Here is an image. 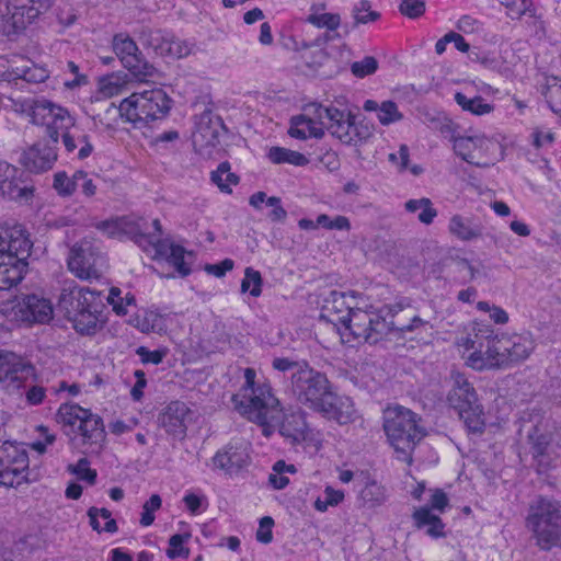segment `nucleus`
<instances>
[{
  "mask_svg": "<svg viewBox=\"0 0 561 561\" xmlns=\"http://www.w3.org/2000/svg\"><path fill=\"white\" fill-rule=\"evenodd\" d=\"M244 383L232 396L233 409L249 421L262 427L265 436H270L279 424V433L291 443L305 440L307 423L302 411H295L284 415L282 422L279 400L273 394L267 383H256V373L253 368L244 369Z\"/></svg>",
  "mask_w": 561,
  "mask_h": 561,
  "instance_id": "1",
  "label": "nucleus"
},
{
  "mask_svg": "<svg viewBox=\"0 0 561 561\" xmlns=\"http://www.w3.org/2000/svg\"><path fill=\"white\" fill-rule=\"evenodd\" d=\"M289 391L297 402L339 424H346L354 416L351 398L333 392L328 377L306 363L290 376Z\"/></svg>",
  "mask_w": 561,
  "mask_h": 561,
  "instance_id": "2",
  "label": "nucleus"
},
{
  "mask_svg": "<svg viewBox=\"0 0 561 561\" xmlns=\"http://www.w3.org/2000/svg\"><path fill=\"white\" fill-rule=\"evenodd\" d=\"M14 106L16 112L27 114L32 124L45 127L49 140L58 144L61 137L67 152H73L79 144L81 145L78 151L80 160L92 153L93 146L89 135L79 130L76 117L66 107L46 99L19 101Z\"/></svg>",
  "mask_w": 561,
  "mask_h": 561,
  "instance_id": "3",
  "label": "nucleus"
},
{
  "mask_svg": "<svg viewBox=\"0 0 561 561\" xmlns=\"http://www.w3.org/2000/svg\"><path fill=\"white\" fill-rule=\"evenodd\" d=\"M32 247L22 226L0 225V290L10 289L22 280Z\"/></svg>",
  "mask_w": 561,
  "mask_h": 561,
  "instance_id": "4",
  "label": "nucleus"
},
{
  "mask_svg": "<svg viewBox=\"0 0 561 561\" xmlns=\"http://www.w3.org/2000/svg\"><path fill=\"white\" fill-rule=\"evenodd\" d=\"M58 306L77 332L85 335L96 332L104 308L101 291L79 286L65 288Z\"/></svg>",
  "mask_w": 561,
  "mask_h": 561,
  "instance_id": "5",
  "label": "nucleus"
},
{
  "mask_svg": "<svg viewBox=\"0 0 561 561\" xmlns=\"http://www.w3.org/2000/svg\"><path fill=\"white\" fill-rule=\"evenodd\" d=\"M332 322L341 323L355 339L369 343H377L383 335L393 330L405 333L419 329L425 331L432 329L430 323L420 317H414L407 325L396 327L394 323L386 321L378 311L359 308L348 310L347 316H340L337 319H332Z\"/></svg>",
  "mask_w": 561,
  "mask_h": 561,
  "instance_id": "6",
  "label": "nucleus"
},
{
  "mask_svg": "<svg viewBox=\"0 0 561 561\" xmlns=\"http://www.w3.org/2000/svg\"><path fill=\"white\" fill-rule=\"evenodd\" d=\"M525 527L540 550L561 549V505L559 503L543 497L531 503L525 518Z\"/></svg>",
  "mask_w": 561,
  "mask_h": 561,
  "instance_id": "7",
  "label": "nucleus"
},
{
  "mask_svg": "<svg viewBox=\"0 0 561 561\" xmlns=\"http://www.w3.org/2000/svg\"><path fill=\"white\" fill-rule=\"evenodd\" d=\"M450 381L446 397L448 407L457 412L470 435H482L485 430L484 411L473 386L459 371H451Z\"/></svg>",
  "mask_w": 561,
  "mask_h": 561,
  "instance_id": "8",
  "label": "nucleus"
},
{
  "mask_svg": "<svg viewBox=\"0 0 561 561\" xmlns=\"http://www.w3.org/2000/svg\"><path fill=\"white\" fill-rule=\"evenodd\" d=\"M383 430L394 449L404 454L412 450L425 435L417 415L400 405L385 411Z\"/></svg>",
  "mask_w": 561,
  "mask_h": 561,
  "instance_id": "9",
  "label": "nucleus"
},
{
  "mask_svg": "<svg viewBox=\"0 0 561 561\" xmlns=\"http://www.w3.org/2000/svg\"><path fill=\"white\" fill-rule=\"evenodd\" d=\"M54 0H0V33L15 34L49 11Z\"/></svg>",
  "mask_w": 561,
  "mask_h": 561,
  "instance_id": "10",
  "label": "nucleus"
},
{
  "mask_svg": "<svg viewBox=\"0 0 561 561\" xmlns=\"http://www.w3.org/2000/svg\"><path fill=\"white\" fill-rule=\"evenodd\" d=\"M484 334L482 330L474 334H468L458 340V345L465 351H471L466 357V364L474 370L502 369L503 363L499 347L497 335H492L491 331Z\"/></svg>",
  "mask_w": 561,
  "mask_h": 561,
  "instance_id": "11",
  "label": "nucleus"
},
{
  "mask_svg": "<svg viewBox=\"0 0 561 561\" xmlns=\"http://www.w3.org/2000/svg\"><path fill=\"white\" fill-rule=\"evenodd\" d=\"M67 264L76 277L85 280L100 279L107 268L104 254L87 240L76 243L70 249Z\"/></svg>",
  "mask_w": 561,
  "mask_h": 561,
  "instance_id": "12",
  "label": "nucleus"
},
{
  "mask_svg": "<svg viewBox=\"0 0 561 561\" xmlns=\"http://www.w3.org/2000/svg\"><path fill=\"white\" fill-rule=\"evenodd\" d=\"M318 118L324 119V128L339 138L342 142L352 145L368 137V131H364L354 123V116L351 112L341 111L333 106H323L313 103L309 107Z\"/></svg>",
  "mask_w": 561,
  "mask_h": 561,
  "instance_id": "13",
  "label": "nucleus"
},
{
  "mask_svg": "<svg viewBox=\"0 0 561 561\" xmlns=\"http://www.w3.org/2000/svg\"><path fill=\"white\" fill-rule=\"evenodd\" d=\"M10 320L25 323H47L53 319L54 308L49 299L36 295L16 297L10 307L4 309Z\"/></svg>",
  "mask_w": 561,
  "mask_h": 561,
  "instance_id": "14",
  "label": "nucleus"
},
{
  "mask_svg": "<svg viewBox=\"0 0 561 561\" xmlns=\"http://www.w3.org/2000/svg\"><path fill=\"white\" fill-rule=\"evenodd\" d=\"M27 468L28 456L22 446L11 442H4L0 446V485H20L25 480Z\"/></svg>",
  "mask_w": 561,
  "mask_h": 561,
  "instance_id": "15",
  "label": "nucleus"
},
{
  "mask_svg": "<svg viewBox=\"0 0 561 561\" xmlns=\"http://www.w3.org/2000/svg\"><path fill=\"white\" fill-rule=\"evenodd\" d=\"M142 251L159 263L165 262L172 265L181 277H185L192 272L191 259L193 254L167 239H160L159 237L149 239L148 245L142 244Z\"/></svg>",
  "mask_w": 561,
  "mask_h": 561,
  "instance_id": "16",
  "label": "nucleus"
},
{
  "mask_svg": "<svg viewBox=\"0 0 561 561\" xmlns=\"http://www.w3.org/2000/svg\"><path fill=\"white\" fill-rule=\"evenodd\" d=\"M453 149L457 156L468 163L474 164L480 168H486L492 162L485 160L491 152L497 148V144L484 136H451Z\"/></svg>",
  "mask_w": 561,
  "mask_h": 561,
  "instance_id": "17",
  "label": "nucleus"
},
{
  "mask_svg": "<svg viewBox=\"0 0 561 561\" xmlns=\"http://www.w3.org/2000/svg\"><path fill=\"white\" fill-rule=\"evenodd\" d=\"M497 337L503 368H507L526 360L536 348L534 335L528 331L511 335L502 334L497 335Z\"/></svg>",
  "mask_w": 561,
  "mask_h": 561,
  "instance_id": "18",
  "label": "nucleus"
},
{
  "mask_svg": "<svg viewBox=\"0 0 561 561\" xmlns=\"http://www.w3.org/2000/svg\"><path fill=\"white\" fill-rule=\"evenodd\" d=\"M192 411L182 401H172L159 415L160 427L173 439L183 440L186 436L187 425Z\"/></svg>",
  "mask_w": 561,
  "mask_h": 561,
  "instance_id": "19",
  "label": "nucleus"
},
{
  "mask_svg": "<svg viewBox=\"0 0 561 561\" xmlns=\"http://www.w3.org/2000/svg\"><path fill=\"white\" fill-rule=\"evenodd\" d=\"M23 171L0 160V195L13 201H28L33 187L23 180Z\"/></svg>",
  "mask_w": 561,
  "mask_h": 561,
  "instance_id": "20",
  "label": "nucleus"
},
{
  "mask_svg": "<svg viewBox=\"0 0 561 561\" xmlns=\"http://www.w3.org/2000/svg\"><path fill=\"white\" fill-rule=\"evenodd\" d=\"M222 128L219 116L213 115L210 111H204L197 117L196 130L193 134L194 147L199 151L215 147L219 142Z\"/></svg>",
  "mask_w": 561,
  "mask_h": 561,
  "instance_id": "21",
  "label": "nucleus"
},
{
  "mask_svg": "<svg viewBox=\"0 0 561 561\" xmlns=\"http://www.w3.org/2000/svg\"><path fill=\"white\" fill-rule=\"evenodd\" d=\"M250 462L249 445L244 442L230 443L216 453L213 463L229 474L236 473Z\"/></svg>",
  "mask_w": 561,
  "mask_h": 561,
  "instance_id": "22",
  "label": "nucleus"
},
{
  "mask_svg": "<svg viewBox=\"0 0 561 561\" xmlns=\"http://www.w3.org/2000/svg\"><path fill=\"white\" fill-rule=\"evenodd\" d=\"M35 144L21 157L22 164L31 172L42 173L50 170L57 161V144Z\"/></svg>",
  "mask_w": 561,
  "mask_h": 561,
  "instance_id": "23",
  "label": "nucleus"
},
{
  "mask_svg": "<svg viewBox=\"0 0 561 561\" xmlns=\"http://www.w3.org/2000/svg\"><path fill=\"white\" fill-rule=\"evenodd\" d=\"M35 368L22 359L0 381L1 388L9 394L22 397L30 381H35Z\"/></svg>",
  "mask_w": 561,
  "mask_h": 561,
  "instance_id": "24",
  "label": "nucleus"
},
{
  "mask_svg": "<svg viewBox=\"0 0 561 561\" xmlns=\"http://www.w3.org/2000/svg\"><path fill=\"white\" fill-rule=\"evenodd\" d=\"M171 108V100L161 88H142V121L163 119Z\"/></svg>",
  "mask_w": 561,
  "mask_h": 561,
  "instance_id": "25",
  "label": "nucleus"
},
{
  "mask_svg": "<svg viewBox=\"0 0 561 561\" xmlns=\"http://www.w3.org/2000/svg\"><path fill=\"white\" fill-rule=\"evenodd\" d=\"M311 104L306 108L308 113L291 117L288 135L293 138L305 140L308 138H321L324 135V119L318 118L312 110H309Z\"/></svg>",
  "mask_w": 561,
  "mask_h": 561,
  "instance_id": "26",
  "label": "nucleus"
},
{
  "mask_svg": "<svg viewBox=\"0 0 561 561\" xmlns=\"http://www.w3.org/2000/svg\"><path fill=\"white\" fill-rule=\"evenodd\" d=\"M113 48L122 65L137 77L140 73L137 44L127 35L118 34L114 36Z\"/></svg>",
  "mask_w": 561,
  "mask_h": 561,
  "instance_id": "27",
  "label": "nucleus"
},
{
  "mask_svg": "<svg viewBox=\"0 0 561 561\" xmlns=\"http://www.w3.org/2000/svg\"><path fill=\"white\" fill-rule=\"evenodd\" d=\"M449 232L462 241H471L482 236V226L469 218L454 215L448 225Z\"/></svg>",
  "mask_w": 561,
  "mask_h": 561,
  "instance_id": "28",
  "label": "nucleus"
},
{
  "mask_svg": "<svg viewBox=\"0 0 561 561\" xmlns=\"http://www.w3.org/2000/svg\"><path fill=\"white\" fill-rule=\"evenodd\" d=\"M83 439L91 445H99L104 440L105 432L102 419L87 410V415L80 422L78 427Z\"/></svg>",
  "mask_w": 561,
  "mask_h": 561,
  "instance_id": "29",
  "label": "nucleus"
},
{
  "mask_svg": "<svg viewBox=\"0 0 561 561\" xmlns=\"http://www.w3.org/2000/svg\"><path fill=\"white\" fill-rule=\"evenodd\" d=\"M90 526L98 533L115 534L118 530L117 523L112 518V513L107 508L90 507L88 510Z\"/></svg>",
  "mask_w": 561,
  "mask_h": 561,
  "instance_id": "30",
  "label": "nucleus"
},
{
  "mask_svg": "<svg viewBox=\"0 0 561 561\" xmlns=\"http://www.w3.org/2000/svg\"><path fill=\"white\" fill-rule=\"evenodd\" d=\"M413 519L417 528L427 527L426 533L432 537L443 535L444 524L442 519L431 512L430 507H421L413 513Z\"/></svg>",
  "mask_w": 561,
  "mask_h": 561,
  "instance_id": "31",
  "label": "nucleus"
},
{
  "mask_svg": "<svg viewBox=\"0 0 561 561\" xmlns=\"http://www.w3.org/2000/svg\"><path fill=\"white\" fill-rule=\"evenodd\" d=\"M267 158L275 164L288 163L296 167H305L309 163V160L305 154L278 146H274L268 149Z\"/></svg>",
  "mask_w": 561,
  "mask_h": 561,
  "instance_id": "32",
  "label": "nucleus"
},
{
  "mask_svg": "<svg viewBox=\"0 0 561 561\" xmlns=\"http://www.w3.org/2000/svg\"><path fill=\"white\" fill-rule=\"evenodd\" d=\"M456 103L473 115H486L493 112V104L486 103L482 96L468 98L461 92L455 94Z\"/></svg>",
  "mask_w": 561,
  "mask_h": 561,
  "instance_id": "33",
  "label": "nucleus"
},
{
  "mask_svg": "<svg viewBox=\"0 0 561 561\" xmlns=\"http://www.w3.org/2000/svg\"><path fill=\"white\" fill-rule=\"evenodd\" d=\"M404 206L405 210L409 213H419L417 219L424 225H431L437 216V210L433 207L432 201L427 197L409 199Z\"/></svg>",
  "mask_w": 561,
  "mask_h": 561,
  "instance_id": "34",
  "label": "nucleus"
},
{
  "mask_svg": "<svg viewBox=\"0 0 561 561\" xmlns=\"http://www.w3.org/2000/svg\"><path fill=\"white\" fill-rule=\"evenodd\" d=\"M87 415V409L75 403L61 404L58 409L56 419L62 426L73 427L80 425L82 419Z\"/></svg>",
  "mask_w": 561,
  "mask_h": 561,
  "instance_id": "35",
  "label": "nucleus"
},
{
  "mask_svg": "<svg viewBox=\"0 0 561 561\" xmlns=\"http://www.w3.org/2000/svg\"><path fill=\"white\" fill-rule=\"evenodd\" d=\"M211 182L224 193H231V185L238 184V176L230 172V164L221 162L210 174Z\"/></svg>",
  "mask_w": 561,
  "mask_h": 561,
  "instance_id": "36",
  "label": "nucleus"
},
{
  "mask_svg": "<svg viewBox=\"0 0 561 561\" xmlns=\"http://www.w3.org/2000/svg\"><path fill=\"white\" fill-rule=\"evenodd\" d=\"M354 308L347 304V295L345 293L332 291L330 299L327 300L324 310L328 317L337 319L340 316H347L348 310Z\"/></svg>",
  "mask_w": 561,
  "mask_h": 561,
  "instance_id": "37",
  "label": "nucleus"
},
{
  "mask_svg": "<svg viewBox=\"0 0 561 561\" xmlns=\"http://www.w3.org/2000/svg\"><path fill=\"white\" fill-rule=\"evenodd\" d=\"M359 496L365 505L375 507L386 501V492L382 485L375 481L367 482L360 490Z\"/></svg>",
  "mask_w": 561,
  "mask_h": 561,
  "instance_id": "38",
  "label": "nucleus"
},
{
  "mask_svg": "<svg viewBox=\"0 0 561 561\" xmlns=\"http://www.w3.org/2000/svg\"><path fill=\"white\" fill-rule=\"evenodd\" d=\"M296 471L294 465H287L284 460H278L273 466V472L270 474L268 481L274 489L282 490L289 483L286 473H295Z\"/></svg>",
  "mask_w": 561,
  "mask_h": 561,
  "instance_id": "39",
  "label": "nucleus"
},
{
  "mask_svg": "<svg viewBox=\"0 0 561 561\" xmlns=\"http://www.w3.org/2000/svg\"><path fill=\"white\" fill-rule=\"evenodd\" d=\"M139 101L140 95L138 93H133L128 98L124 99L119 104L118 110L121 117L133 125H136L140 119Z\"/></svg>",
  "mask_w": 561,
  "mask_h": 561,
  "instance_id": "40",
  "label": "nucleus"
},
{
  "mask_svg": "<svg viewBox=\"0 0 561 561\" xmlns=\"http://www.w3.org/2000/svg\"><path fill=\"white\" fill-rule=\"evenodd\" d=\"M195 45L188 41L180 39L169 35L167 51L164 57L185 58L193 54Z\"/></svg>",
  "mask_w": 561,
  "mask_h": 561,
  "instance_id": "41",
  "label": "nucleus"
},
{
  "mask_svg": "<svg viewBox=\"0 0 561 561\" xmlns=\"http://www.w3.org/2000/svg\"><path fill=\"white\" fill-rule=\"evenodd\" d=\"M307 22L319 28L335 31L341 25V16L337 13L312 12L308 15Z\"/></svg>",
  "mask_w": 561,
  "mask_h": 561,
  "instance_id": "42",
  "label": "nucleus"
},
{
  "mask_svg": "<svg viewBox=\"0 0 561 561\" xmlns=\"http://www.w3.org/2000/svg\"><path fill=\"white\" fill-rule=\"evenodd\" d=\"M169 35L164 34L161 31H150L145 41V46L148 51L152 54L164 57L165 49L168 45Z\"/></svg>",
  "mask_w": 561,
  "mask_h": 561,
  "instance_id": "43",
  "label": "nucleus"
},
{
  "mask_svg": "<svg viewBox=\"0 0 561 561\" xmlns=\"http://www.w3.org/2000/svg\"><path fill=\"white\" fill-rule=\"evenodd\" d=\"M242 293L249 291L251 296L259 297L262 293V276L259 271L247 267L241 282Z\"/></svg>",
  "mask_w": 561,
  "mask_h": 561,
  "instance_id": "44",
  "label": "nucleus"
},
{
  "mask_svg": "<svg viewBox=\"0 0 561 561\" xmlns=\"http://www.w3.org/2000/svg\"><path fill=\"white\" fill-rule=\"evenodd\" d=\"M352 15L355 21L354 26L374 22L380 18L378 12L370 10V3L368 0H360L357 4H355L352 9Z\"/></svg>",
  "mask_w": 561,
  "mask_h": 561,
  "instance_id": "45",
  "label": "nucleus"
},
{
  "mask_svg": "<svg viewBox=\"0 0 561 561\" xmlns=\"http://www.w3.org/2000/svg\"><path fill=\"white\" fill-rule=\"evenodd\" d=\"M118 221L122 224L119 225V239L131 240L136 244L139 243L140 228L137 218L124 216L119 217Z\"/></svg>",
  "mask_w": 561,
  "mask_h": 561,
  "instance_id": "46",
  "label": "nucleus"
},
{
  "mask_svg": "<svg viewBox=\"0 0 561 561\" xmlns=\"http://www.w3.org/2000/svg\"><path fill=\"white\" fill-rule=\"evenodd\" d=\"M53 187L60 196L67 197L77 190L76 173L69 178L65 171L55 173Z\"/></svg>",
  "mask_w": 561,
  "mask_h": 561,
  "instance_id": "47",
  "label": "nucleus"
},
{
  "mask_svg": "<svg viewBox=\"0 0 561 561\" xmlns=\"http://www.w3.org/2000/svg\"><path fill=\"white\" fill-rule=\"evenodd\" d=\"M378 121L381 125H390L396 122H400L403 118V114L399 111L398 105L392 101H383L379 106L377 114Z\"/></svg>",
  "mask_w": 561,
  "mask_h": 561,
  "instance_id": "48",
  "label": "nucleus"
},
{
  "mask_svg": "<svg viewBox=\"0 0 561 561\" xmlns=\"http://www.w3.org/2000/svg\"><path fill=\"white\" fill-rule=\"evenodd\" d=\"M505 7L506 14L511 19H520L531 11L533 2L530 0H499Z\"/></svg>",
  "mask_w": 561,
  "mask_h": 561,
  "instance_id": "49",
  "label": "nucleus"
},
{
  "mask_svg": "<svg viewBox=\"0 0 561 561\" xmlns=\"http://www.w3.org/2000/svg\"><path fill=\"white\" fill-rule=\"evenodd\" d=\"M190 538V535H173L169 539V549L167 556L171 559L187 558L190 556L188 548L184 547V542Z\"/></svg>",
  "mask_w": 561,
  "mask_h": 561,
  "instance_id": "50",
  "label": "nucleus"
},
{
  "mask_svg": "<svg viewBox=\"0 0 561 561\" xmlns=\"http://www.w3.org/2000/svg\"><path fill=\"white\" fill-rule=\"evenodd\" d=\"M162 333L167 330V319L161 313L148 310L142 319V331Z\"/></svg>",
  "mask_w": 561,
  "mask_h": 561,
  "instance_id": "51",
  "label": "nucleus"
},
{
  "mask_svg": "<svg viewBox=\"0 0 561 561\" xmlns=\"http://www.w3.org/2000/svg\"><path fill=\"white\" fill-rule=\"evenodd\" d=\"M378 69V61L373 56H366L359 61H354L351 65L352 73L357 78H364L373 75Z\"/></svg>",
  "mask_w": 561,
  "mask_h": 561,
  "instance_id": "52",
  "label": "nucleus"
},
{
  "mask_svg": "<svg viewBox=\"0 0 561 561\" xmlns=\"http://www.w3.org/2000/svg\"><path fill=\"white\" fill-rule=\"evenodd\" d=\"M528 438L531 443V448L535 456H542L546 454L547 448L551 442V438L548 434L540 433L537 427H534L529 433Z\"/></svg>",
  "mask_w": 561,
  "mask_h": 561,
  "instance_id": "53",
  "label": "nucleus"
},
{
  "mask_svg": "<svg viewBox=\"0 0 561 561\" xmlns=\"http://www.w3.org/2000/svg\"><path fill=\"white\" fill-rule=\"evenodd\" d=\"M477 309L489 313L490 319L496 324H505L508 322V313L499 306L490 305L488 301H479Z\"/></svg>",
  "mask_w": 561,
  "mask_h": 561,
  "instance_id": "54",
  "label": "nucleus"
},
{
  "mask_svg": "<svg viewBox=\"0 0 561 561\" xmlns=\"http://www.w3.org/2000/svg\"><path fill=\"white\" fill-rule=\"evenodd\" d=\"M399 11L410 19H417L425 12V0H400Z\"/></svg>",
  "mask_w": 561,
  "mask_h": 561,
  "instance_id": "55",
  "label": "nucleus"
},
{
  "mask_svg": "<svg viewBox=\"0 0 561 561\" xmlns=\"http://www.w3.org/2000/svg\"><path fill=\"white\" fill-rule=\"evenodd\" d=\"M69 471L78 476L79 479L88 481L90 484H94L96 480V471L89 468V461L87 458H81L76 465L69 466Z\"/></svg>",
  "mask_w": 561,
  "mask_h": 561,
  "instance_id": "56",
  "label": "nucleus"
},
{
  "mask_svg": "<svg viewBox=\"0 0 561 561\" xmlns=\"http://www.w3.org/2000/svg\"><path fill=\"white\" fill-rule=\"evenodd\" d=\"M546 99L551 111L561 117V80L547 87Z\"/></svg>",
  "mask_w": 561,
  "mask_h": 561,
  "instance_id": "57",
  "label": "nucleus"
},
{
  "mask_svg": "<svg viewBox=\"0 0 561 561\" xmlns=\"http://www.w3.org/2000/svg\"><path fill=\"white\" fill-rule=\"evenodd\" d=\"M162 500L160 495L153 494L142 504V526H150L154 522V512L160 510Z\"/></svg>",
  "mask_w": 561,
  "mask_h": 561,
  "instance_id": "58",
  "label": "nucleus"
},
{
  "mask_svg": "<svg viewBox=\"0 0 561 561\" xmlns=\"http://www.w3.org/2000/svg\"><path fill=\"white\" fill-rule=\"evenodd\" d=\"M163 75L153 65L142 62V88H154L156 84H161Z\"/></svg>",
  "mask_w": 561,
  "mask_h": 561,
  "instance_id": "59",
  "label": "nucleus"
},
{
  "mask_svg": "<svg viewBox=\"0 0 561 561\" xmlns=\"http://www.w3.org/2000/svg\"><path fill=\"white\" fill-rule=\"evenodd\" d=\"M533 146L537 149L552 145L554 134L551 129L545 127H535L531 133Z\"/></svg>",
  "mask_w": 561,
  "mask_h": 561,
  "instance_id": "60",
  "label": "nucleus"
},
{
  "mask_svg": "<svg viewBox=\"0 0 561 561\" xmlns=\"http://www.w3.org/2000/svg\"><path fill=\"white\" fill-rule=\"evenodd\" d=\"M23 396H25L26 402L30 405H37L44 401L46 397V389L36 385L35 381H30V385L24 390Z\"/></svg>",
  "mask_w": 561,
  "mask_h": 561,
  "instance_id": "61",
  "label": "nucleus"
},
{
  "mask_svg": "<svg viewBox=\"0 0 561 561\" xmlns=\"http://www.w3.org/2000/svg\"><path fill=\"white\" fill-rule=\"evenodd\" d=\"M391 163L397 165L399 172H403L409 168L410 153L407 145H401L398 152L388 156Z\"/></svg>",
  "mask_w": 561,
  "mask_h": 561,
  "instance_id": "62",
  "label": "nucleus"
},
{
  "mask_svg": "<svg viewBox=\"0 0 561 561\" xmlns=\"http://www.w3.org/2000/svg\"><path fill=\"white\" fill-rule=\"evenodd\" d=\"M15 73L27 82H42L47 78V73L44 69L35 67L18 68Z\"/></svg>",
  "mask_w": 561,
  "mask_h": 561,
  "instance_id": "63",
  "label": "nucleus"
},
{
  "mask_svg": "<svg viewBox=\"0 0 561 561\" xmlns=\"http://www.w3.org/2000/svg\"><path fill=\"white\" fill-rule=\"evenodd\" d=\"M274 526V520L270 516L262 517L260 519V526L256 531V539L262 543H270L273 539L272 527Z\"/></svg>",
  "mask_w": 561,
  "mask_h": 561,
  "instance_id": "64",
  "label": "nucleus"
}]
</instances>
